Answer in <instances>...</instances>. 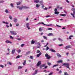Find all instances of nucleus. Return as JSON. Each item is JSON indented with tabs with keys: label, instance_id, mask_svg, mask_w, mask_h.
I'll return each instance as SVG.
<instances>
[{
	"label": "nucleus",
	"instance_id": "nucleus-36",
	"mask_svg": "<svg viewBox=\"0 0 75 75\" xmlns=\"http://www.w3.org/2000/svg\"><path fill=\"white\" fill-rule=\"evenodd\" d=\"M43 37L44 38V39H45V40H47V37L45 36H43Z\"/></svg>",
	"mask_w": 75,
	"mask_h": 75
},
{
	"label": "nucleus",
	"instance_id": "nucleus-22",
	"mask_svg": "<svg viewBox=\"0 0 75 75\" xmlns=\"http://www.w3.org/2000/svg\"><path fill=\"white\" fill-rule=\"evenodd\" d=\"M35 41H34V40H33L31 42V44H34V43H35Z\"/></svg>",
	"mask_w": 75,
	"mask_h": 75
},
{
	"label": "nucleus",
	"instance_id": "nucleus-18",
	"mask_svg": "<svg viewBox=\"0 0 75 75\" xmlns=\"http://www.w3.org/2000/svg\"><path fill=\"white\" fill-rule=\"evenodd\" d=\"M17 18H14V20L13 21L15 22V23H17Z\"/></svg>",
	"mask_w": 75,
	"mask_h": 75
},
{
	"label": "nucleus",
	"instance_id": "nucleus-51",
	"mask_svg": "<svg viewBox=\"0 0 75 75\" xmlns=\"http://www.w3.org/2000/svg\"><path fill=\"white\" fill-rule=\"evenodd\" d=\"M24 44H22V45H21V47H23L24 46Z\"/></svg>",
	"mask_w": 75,
	"mask_h": 75
},
{
	"label": "nucleus",
	"instance_id": "nucleus-56",
	"mask_svg": "<svg viewBox=\"0 0 75 75\" xmlns=\"http://www.w3.org/2000/svg\"><path fill=\"white\" fill-rule=\"evenodd\" d=\"M52 17L51 16H50V15H47V16H46V17L47 18H48V17Z\"/></svg>",
	"mask_w": 75,
	"mask_h": 75
},
{
	"label": "nucleus",
	"instance_id": "nucleus-48",
	"mask_svg": "<svg viewBox=\"0 0 75 75\" xmlns=\"http://www.w3.org/2000/svg\"><path fill=\"white\" fill-rule=\"evenodd\" d=\"M4 1H0V3H4Z\"/></svg>",
	"mask_w": 75,
	"mask_h": 75
},
{
	"label": "nucleus",
	"instance_id": "nucleus-35",
	"mask_svg": "<svg viewBox=\"0 0 75 75\" xmlns=\"http://www.w3.org/2000/svg\"><path fill=\"white\" fill-rule=\"evenodd\" d=\"M58 40H59V41H61V42H62V41H63V40L61 39L60 38H58Z\"/></svg>",
	"mask_w": 75,
	"mask_h": 75
},
{
	"label": "nucleus",
	"instance_id": "nucleus-24",
	"mask_svg": "<svg viewBox=\"0 0 75 75\" xmlns=\"http://www.w3.org/2000/svg\"><path fill=\"white\" fill-rule=\"evenodd\" d=\"M21 2H18L16 3V4L17 6H20L21 4Z\"/></svg>",
	"mask_w": 75,
	"mask_h": 75
},
{
	"label": "nucleus",
	"instance_id": "nucleus-38",
	"mask_svg": "<svg viewBox=\"0 0 75 75\" xmlns=\"http://www.w3.org/2000/svg\"><path fill=\"white\" fill-rule=\"evenodd\" d=\"M10 6L11 7H14V6H13V4L11 3L10 4Z\"/></svg>",
	"mask_w": 75,
	"mask_h": 75
},
{
	"label": "nucleus",
	"instance_id": "nucleus-1",
	"mask_svg": "<svg viewBox=\"0 0 75 75\" xmlns=\"http://www.w3.org/2000/svg\"><path fill=\"white\" fill-rule=\"evenodd\" d=\"M62 66H65L67 68H68L69 69H70V68H69V64L68 63H63L62 64Z\"/></svg>",
	"mask_w": 75,
	"mask_h": 75
},
{
	"label": "nucleus",
	"instance_id": "nucleus-53",
	"mask_svg": "<svg viewBox=\"0 0 75 75\" xmlns=\"http://www.w3.org/2000/svg\"><path fill=\"white\" fill-rule=\"evenodd\" d=\"M47 29L48 30H52V28H48Z\"/></svg>",
	"mask_w": 75,
	"mask_h": 75
},
{
	"label": "nucleus",
	"instance_id": "nucleus-11",
	"mask_svg": "<svg viewBox=\"0 0 75 75\" xmlns=\"http://www.w3.org/2000/svg\"><path fill=\"white\" fill-rule=\"evenodd\" d=\"M6 43H10V44H11L12 42L8 40H6L5 41Z\"/></svg>",
	"mask_w": 75,
	"mask_h": 75
},
{
	"label": "nucleus",
	"instance_id": "nucleus-27",
	"mask_svg": "<svg viewBox=\"0 0 75 75\" xmlns=\"http://www.w3.org/2000/svg\"><path fill=\"white\" fill-rule=\"evenodd\" d=\"M60 16H63V17H65L66 15L65 14H61L60 15Z\"/></svg>",
	"mask_w": 75,
	"mask_h": 75
},
{
	"label": "nucleus",
	"instance_id": "nucleus-19",
	"mask_svg": "<svg viewBox=\"0 0 75 75\" xmlns=\"http://www.w3.org/2000/svg\"><path fill=\"white\" fill-rule=\"evenodd\" d=\"M41 54H42V53H41V52H40L39 54H38L37 55V57H39L40 56V55H41Z\"/></svg>",
	"mask_w": 75,
	"mask_h": 75
},
{
	"label": "nucleus",
	"instance_id": "nucleus-26",
	"mask_svg": "<svg viewBox=\"0 0 75 75\" xmlns=\"http://www.w3.org/2000/svg\"><path fill=\"white\" fill-rule=\"evenodd\" d=\"M17 52H18V53H20L21 52V50H16Z\"/></svg>",
	"mask_w": 75,
	"mask_h": 75
},
{
	"label": "nucleus",
	"instance_id": "nucleus-16",
	"mask_svg": "<svg viewBox=\"0 0 75 75\" xmlns=\"http://www.w3.org/2000/svg\"><path fill=\"white\" fill-rule=\"evenodd\" d=\"M35 3H36L37 4H38L40 2V1L39 0H36L34 1Z\"/></svg>",
	"mask_w": 75,
	"mask_h": 75
},
{
	"label": "nucleus",
	"instance_id": "nucleus-39",
	"mask_svg": "<svg viewBox=\"0 0 75 75\" xmlns=\"http://www.w3.org/2000/svg\"><path fill=\"white\" fill-rule=\"evenodd\" d=\"M8 64H9V65H11L12 63L10 62H8L7 63Z\"/></svg>",
	"mask_w": 75,
	"mask_h": 75
},
{
	"label": "nucleus",
	"instance_id": "nucleus-52",
	"mask_svg": "<svg viewBox=\"0 0 75 75\" xmlns=\"http://www.w3.org/2000/svg\"><path fill=\"white\" fill-rule=\"evenodd\" d=\"M57 38H54V39H53L52 40L53 41H55V40H56Z\"/></svg>",
	"mask_w": 75,
	"mask_h": 75
},
{
	"label": "nucleus",
	"instance_id": "nucleus-57",
	"mask_svg": "<svg viewBox=\"0 0 75 75\" xmlns=\"http://www.w3.org/2000/svg\"><path fill=\"white\" fill-rule=\"evenodd\" d=\"M64 75H68V74L66 72H64Z\"/></svg>",
	"mask_w": 75,
	"mask_h": 75
},
{
	"label": "nucleus",
	"instance_id": "nucleus-4",
	"mask_svg": "<svg viewBox=\"0 0 75 75\" xmlns=\"http://www.w3.org/2000/svg\"><path fill=\"white\" fill-rule=\"evenodd\" d=\"M10 32L12 34V35H17V33L14 31H10Z\"/></svg>",
	"mask_w": 75,
	"mask_h": 75
},
{
	"label": "nucleus",
	"instance_id": "nucleus-25",
	"mask_svg": "<svg viewBox=\"0 0 75 75\" xmlns=\"http://www.w3.org/2000/svg\"><path fill=\"white\" fill-rule=\"evenodd\" d=\"M36 7H37V8H39V7H40V5L36 4Z\"/></svg>",
	"mask_w": 75,
	"mask_h": 75
},
{
	"label": "nucleus",
	"instance_id": "nucleus-37",
	"mask_svg": "<svg viewBox=\"0 0 75 75\" xmlns=\"http://www.w3.org/2000/svg\"><path fill=\"white\" fill-rule=\"evenodd\" d=\"M10 39H13V38H14V37L11 36H10Z\"/></svg>",
	"mask_w": 75,
	"mask_h": 75
},
{
	"label": "nucleus",
	"instance_id": "nucleus-55",
	"mask_svg": "<svg viewBox=\"0 0 75 75\" xmlns=\"http://www.w3.org/2000/svg\"><path fill=\"white\" fill-rule=\"evenodd\" d=\"M40 51L38 50H37L36 53H40Z\"/></svg>",
	"mask_w": 75,
	"mask_h": 75
},
{
	"label": "nucleus",
	"instance_id": "nucleus-49",
	"mask_svg": "<svg viewBox=\"0 0 75 75\" xmlns=\"http://www.w3.org/2000/svg\"><path fill=\"white\" fill-rule=\"evenodd\" d=\"M21 68H22V67L21 66H19L18 67V69H21Z\"/></svg>",
	"mask_w": 75,
	"mask_h": 75
},
{
	"label": "nucleus",
	"instance_id": "nucleus-63",
	"mask_svg": "<svg viewBox=\"0 0 75 75\" xmlns=\"http://www.w3.org/2000/svg\"><path fill=\"white\" fill-rule=\"evenodd\" d=\"M16 26H17V27L18 26V25H19V24L18 23H17L16 24Z\"/></svg>",
	"mask_w": 75,
	"mask_h": 75
},
{
	"label": "nucleus",
	"instance_id": "nucleus-13",
	"mask_svg": "<svg viewBox=\"0 0 75 75\" xmlns=\"http://www.w3.org/2000/svg\"><path fill=\"white\" fill-rule=\"evenodd\" d=\"M73 13H74V14H73V13H71V15H72V16L74 18L75 16H74V15H75V11H73Z\"/></svg>",
	"mask_w": 75,
	"mask_h": 75
},
{
	"label": "nucleus",
	"instance_id": "nucleus-64",
	"mask_svg": "<svg viewBox=\"0 0 75 75\" xmlns=\"http://www.w3.org/2000/svg\"><path fill=\"white\" fill-rule=\"evenodd\" d=\"M43 10H47V8L45 7V8H43Z\"/></svg>",
	"mask_w": 75,
	"mask_h": 75
},
{
	"label": "nucleus",
	"instance_id": "nucleus-5",
	"mask_svg": "<svg viewBox=\"0 0 75 75\" xmlns=\"http://www.w3.org/2000/svg\"><path fill=\"white\" fill-rule=\"evenodd\" d=\"M16 7L17 8H18L19 10H23V6H18Z\"/></svg>",
	"mask_w": 75,
	"mask_h": 75
},
{
	"label": "nucleus",
	"instance_id": "nucleus-33",
	"mask_svg": "<svg viewBox=\"0 0 75 75\" xmlns=\"http://www.w3.org/2000/svg\"><path fill=\"white\" fill-rule=\"evenodd\" d=\"M74 37V36L71 35L70 36L69 38V39H70V40H71V39H72L71 37Z\"/></svg>",
	"mask_w": 75,
	"mask_h": 75
},
{
	"label": "nucleus",
	"instance_id": "nucleus-7",
	"mask_svg": "<svg viewBox=\"0 0 75 75\" xmlns=\"http://www.w3.org/2000/svg\"><path fill=\"white\" fill-rule=\"evenodd\" d=\"M43 24V25H46V26H47V24H45L43 22H39V23H38L36 25H39V24Z\"/></svg>",
	"mask_w": 75,
	"mask_h": 75
},
{
	"label": "nucleus",
	"instance_id": "nucleus-42",
	"mask_svg": "<svg viewBox=\"0 0 75 75\" xmlns=\"http://www.w3.org/2000/svg\"><path fill=\"white\" fill-rule=\"evenodd\" d=\"M57 10H58V8H55L54 9L55 12H57Z\"/></svg>",
	"mask_w": 75,
	"mask_h": 75
},
{
	"label": "nucleus",
	"instance_id": "nucleus-32",
	"mask_svg": "<svg viewBox=\"0 0 75 75\" xmlns=\"http://www.w3.org/2000/svg\"><path fill=\"white\" fill-rule=\"evenodd\" d=\"M39 3L41 4H43V1H39Z\"/></svg>",
	"mask_w": 75,
	"mask_h": 75
},
{
	"label": "nucleus",
	"instance_id": "nucleus-50",
	"mask_svg": "<svg viewBox=\"0 0 75 75\" xmlns=\"http://www.w3.org/2000/svg\"><path fill=\"white\" fill-rule=\"evenodd\" d=\"M0 67L1 68H4V66L3 65H0Z\"/></svg>",
	"mask_w": 75,
	"mask_h": 75
},
{
	"label": "nucleus",
	"instance_id": "nucleus-59",
	"mask_svg": "<svg viewBox=\"0 0 75 75\" xmlns=\"http://www.w3.org/2000/svg\"><path fill=\"white\" fill-rule=\"evenodd\" d=\"M62 73V71L60 70L59 72V74H61Z\"/></svg>",
	"mask_w": 75,
	"mask_h": 75
},
{
	"label": "nucleus",
	"instance_id": "nucleus-10",
	"mask_svg": "<svg viewBox=\"0 0 75 75\" xmlns=\"http://www.w3.org/2000/svg\"><path fill=\"white\" fill-rule=\"evenodd\" d=\"M50 51L53 52H56V51L55 50L52 49H50Z\"/></svg>",
	"mask_w": 75,
	"mask_h": 75
},
{
	"label": "nucleus",
	"instance_id": "nucleus-47",
	"mask_svg": "<svg viewBox=\"0 0 75 75\" xmlns=\"http://www.w3.org/2000/svg\"><path fill=\"white\" fill-rule=\"evenodd\" d=\"M53 72H51L48 75H52L53 74Z\"/></svg>",
	"mask_w": 75,
	"mask_h": 75
},
{
	"label": "nucleus",
	"instance_id": "nucleus-2",
	"mask_svg": "<svg viewBox=\"0 0 75 75\" xmlns=\"http://www.w3.org/2000/svg\"><path fill=\"white\" fill-rule=\"evenodd\" d=\"M45 57H47V59L51 58H52V57H50V55H48V54L47 53L46 54H45Z\"/></svg>",
	"mask_w": 75,
	"mask_h": 75
},
{
	"label": "nucleus",
	"instance_id": "nucleus-61",
	"mask_svg": "<svg viewBox=\"0 0 75 75\" xmlns=\"http://www.w3.org/2000/svg\"><path fill=\"white\" fill-rule=\"evenodd\" d=\"M40 47H41L40 46H37V48H40Z\"/></svg>",
	"mask_w": 75,
	"mask_h": 75
},
{
	"label": "nucleus",
	"instance_id": "nucleus-6",
	"mask_svg": "<svg viewBox=\"0 0 75 75\" xmlns=\"http://www.w3.org/2000/svg\"><path fill=\"white\" fill-rule=\"evenodd\" d=\"M65 48L66 50H67L68 48H72V46L69 45H67L65 47Z\"/></svg>",
	"mask_w": 75,
	"mask_h": 75
},
{
	"label": "nucleus",
	"instance_id": "nucleus-62",
	"mask_svg": "<svg viewBox=\"0 0 75 75\" xmlns=\"http://www.w3.org/2000/svg\"><path fill=\"white\" fill-rule=\"evenodd\" d=\"M42 8H44V5L43 4L42 5Z\"/></svg>",
	"mask_w": 75,
	"mask_h": 75
},
{
	"label": "nucleus",
	"instance_id": "nucleus-30",
	"mask_svg": "<svg viewBox=\"0 0 75 75\" xmlns=\"http://www.w3.org/2000/svg\"><path fill=\"white\" fill-rule=\"evenodd\" d=\"M59 13L58 12H54V14H57V15H58Z\"/></svg>",
	"mask_w": 75,
	"mask_h": 75
},
{
	"label": "nucleus",
	"instance_id": "nucleus-12",
	"mask_svg": "<svg viewBox=\"0 0 75 75\" xmlns=\"http://www.w3.org/2000/svg\"><path fill=\"white\" fill-rule=\"evenodd\" d=\"M23 8L24 9H27L28 8H30V7L26 6H23Z\"/></svg>",
	"mask_w": 75,
	"mask_h": 75
},
{
	"label": "nucleus",
	"instance_id": "nucleus-14",
	"mask_svg": "<svg viewBox=\"0 0 75 75\" xmlns=\"http://www.w3.org/2000/svg\"><path fill=\"white\" fill-rule=\"evenodd\" d=\"M41 61L38 62L37 64V66L38 67L39 65H41Z\"/></svg>",
	"mask_w": 75,
	"mask_h": 75
},
{
	"label": "nucleus",
	"instance_id": "nucleus-34",
	"mask_svg": "<svg viewBox=\"0 0 75 75\" xmlns=\"http://www.w3.org/2000/svg\"><path fill=\"white\" fill-rule=\"evenodd\" d=\"M9 18L10 20H12V19H13V17L11 15L9 16Z\"/></svg>",
	"mask_w": 75,
	"mask_h": 75
},
{
	"label": "nucleus",
	"instance_id": "nucleus-29",
	"mask_svg": "<svg viewBox=\"0 0 75 75\" xmlns=\"http://www.w3.org/2000/svg\"><path fill=\"white\" fill-rule=\"evenodd\" d=\"M47 65H49V66H50V65H51V63H50L49 62H47Z\"/></svg>",
	"mask_w": 75,
	"mask_h": 75
},
{
	"label": "nucleus",
	"instance_id": "nucleus-20",
	"mask_svg": "<svg viewBox=\"0 0 75 75\" xmlns=\"http://www.w3.org/2000/svg\"><path fill=\"white\" fill-rule=\"evenodd\" d=\"M57 62L58 63H62V60H60L58 61H57Z\"/></svg>",
	"mask_w": 75,
	"mask_h": 75
},
{
	"label": "nucleus",
	"instance_id": "nucleus-17",
	"mask_svg": "<svg viewBox=\"0 0 75 75\" xmlns=\"http://www.w3.org/2000/svg\"><path fill=\"white\" fill-rule=\"evenodd\" d=\"M45 67V64H43L41 65L40 66V69H41L42 68V67Z\"/></svg>",
	"mask_w": 75,
	"mask_h": 75
},
{
	"label": "nucleus",
	"instance_id": "nucleus-31",
	"mask_svg": "<svg viewBox=\"0 0 75 75\" xmlns=\"http://www.w3.org/2000/svg\"><path fill=\"white\" fill-rule=\"evenodd\" d=\"M25 63H26V61L24 60V62L23 63V65H25Z\"/></svg>",
	"mask_w": 75,
	"mask_h": 75
},
{
	"label": "nucleus",
	"instance_id": "nucleus-15",
	"mask_svg": "<svg viewBox=\"0 0 75 75\" xmlns=\"http://www.w3.org/2000/svg\"><path fill=\"white\" fill-rule=\"evenodd\" d=\"M57 55L58 57V58H60L61 57V55L59 53H57Z\"/></svg>",
	"mask_w": 75,
	"mask_h": 75
},
{
	"label": "nucleus",
	"instance_id": "nucleus-41",
	"mask_svg": "<svg viewBox=\"0 0 75 75\" xmlns=\"http://www.w3.org/2000/svg\"><path fill=\"white\" fill-rule=\"evenodd\" d=\"M30 51H28L26 52V54L27 55H28V54H30Z\"/></svg>",
	"mask_w": 75,
	"mask_h": 75
},
{
	"label": "nucleus",
	"instance_id": "nucleus-58",
	"mask_svg": "<svg viewBox=\"0 0 75 75\" xmlns=\"http://www.w3.org/2000/svg\"><path fill=\"white\" fill-rule=\"evenodd\" d=\"M58 45L60 47H61V46H62L63 45V44H61L60 45Z\"/></svg>",
	"mask_w": 75,
	"mask_h": 75
},
{
	"label": "nucleus",
	"instance_id": "nucleus-40",
	"mask_svg": "<svg viewBox=\"0 0 75 75\" xmlns=\"http://www.w3.org/2000/svg\"><path fill=\"white\" fill-rule=\"evenodd\" d=\"M71 10L73 11H75V8H72L71 9Z\"/></svg>",
	"mask_w": 75,
	"mask_h": 75
},
{
	"label": "nucleus",
	"instance_id": "nucleus-9",
	"mask_svg": "<svg viewBox=\"0 0 75 75\" xmlns=\"http://www.w3.org/2000/svg\"><path fill=\"white\" fill-rule=\"evenodd\" d=\"M16 52V49H13L12 51V54H14Z\"/></svg>",
	"mask_w": 75,
	"mask_h": 75
},
{
	"label": "nucleus",
	"instance_id": "nucleus-8",
	"mask_svg": "<svg viewBox=\"0 0 75 75\" xmlns=\"http://www.w3.org/2000/svg\"><path fill=\"white\" fill-rule=\"evenodd\" d=\"M47 36H49V37L50 36H54V34H53V33H50L48 34H47Z\"/></svg>",
	"mask_w": 75,
	"mask_h": 75
},
{
	"label": "nucleus",
	"instance_id": "nucleus-46",
	"mask_svg": "<svg viewBox=\"0 0 75 75\" xmlns=\"http://www.w3.org/2000/svg\"><path fill=\"white\" fill-rule=\"evenodd\" d=\"M49 49H50V48H49L48 47H47L46 49V51H47V50H49Z\"/></svg>",
	"mask_w": 75,
	"mask_h": 75
},
{
	"label": "nucleus",
	"instance_id": "nucleus-21",
	"mask_svg": "<svg viewBox=\"0 0 75 75\" xmlns=\"http://www.w3.org/2000/svg\"><path fill=\"white\" fill-rule=\"evenodd\" d=\"M5 12L7 14H8V13H9V12L8 11V10L7 9H6L5 10Z\"/></svg>",
	"mask_w": 75,
	"mask_h": 75
},
{
	"label": "nucleus",
	"instance_id": "nucleus-28",
	"mask_svg": "<svg viewBox=\"0 0 75 75\" xmlns=\"http://www.w3.org/2000/svg\"><path fill=\"white\" fill-rule=\"evenodd\" d=\"M57 66H58V64L54 65L52 67V68H54V67H57Z\"/></svg>",
	"mask_w": 75,
	"mask_h": 75
},
{
	"label": "nucleus",
	"instance_id": "nucleus-43",
	"mask_svg": "<svg viewBox=\"0 0 75 75\" xmlns=\"http://www.w3.org/2000/svg\"><path fill=\"white\" fill-rule=\"evenodd\" d=\"M20 56L18 55L16 57V59H17V58H20Z\"/></svg>",
	"mask_w": 75,
	"mask_h": 75
},
{
	"label": "nucleus",
	"instance_id": "nucleus-45",
	"mask_svg": "<svg viewBox=\"0 0 75 75\" xmlns=\"http://www.w3.org/2000/svg\"><path fill=\"white\" fill-rule=\"evenodd\" d=\"M3 23H5V24H8V22H6L4 21H3Z\"/></svg>",
	"mask_w": 75,
	"mask_h": 75
},
{
	"label": "nucleus",
	"instance_id": "nucleus-44",
	"mask_svg": "<svg viewBox=\"0 0 75 75\" xmlns=\"http://www.w3.org/2000/svg\"><path fill=\"white\" fill-rule=\"evenodd\" d=\"M39 30L40 31H42V28H39Z\"/></svg>",
	"mask_w": 75,
	"mask_h": 75
},
{
	"label": "nucleus",
	"instance_id": "nucleus-3",
	"mask_svg": "<svg viewBox=\"0 0 75 75\" xmlns=\"http://www.w3.org/2000/svg\"><path fill=\"white\" fill-rule=\"evenodd\" d=\"M30 25V23H26L25 25L26 26V28H28V30H30L31 29V28L29 27V25Z\"/></svg>",
	"mask_w": 75,
	"mask_h": 75
},
{
	"label": "nucleus",
	"instance_id": "nucleus-23",
	"mask_svg": "<svg viewBox=\"0 0 75 75\" xmlns=\"http://www.w3.org/2000/svg\"><path fill=\"white\" fill-rule=\"evenodd\" d=\"M37 70H36L35 72L32 75H35L37 74Z\"/></svg>",
	"mask_w": 75,
	"mask_h": 75
},
{
	"label": "nucleus",
	"instance_id": "nucleus-54",
	"mask_svg": "<svg viewBox=\"0 0 75 75\" xmlns=\"http://www.w3.org/2000/svg\"><path fill=\"white\" fill-rule=\"evenodd\" d=\"M17 40H19V41H20V40H21V39L20 38H17Z\"/></svg>",
	"mask_w": 75,
	"mask_h": 75
},
{
	"label": "nucleus",
	"instance_id": "nucleus-60",
	"mask_svg": "<svg viewBox=\"0 0 75 75\" xmlns=\"http://www.w3.org/2000/svg\"><path fill=\"white\" fill-rule=\"evenodd\" d=\"M30 59H33V56H30Z\"/></svg>",
	"mask_w": 75,
	"mask_h": 75
}]
</instances>
